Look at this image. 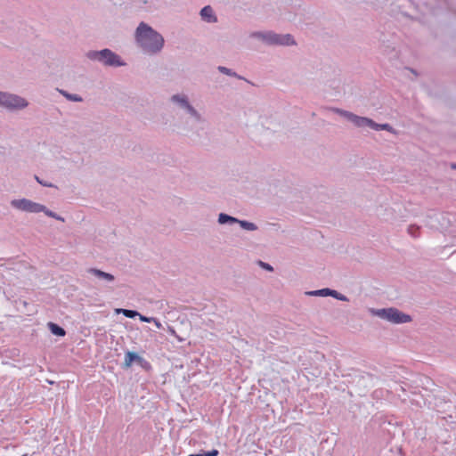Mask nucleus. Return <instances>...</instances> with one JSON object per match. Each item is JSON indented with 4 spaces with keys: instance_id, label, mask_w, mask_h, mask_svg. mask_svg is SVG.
Masks as SVG:
<instances>
[{
    "instance_id": "nucleus-1",
    "label": "nucleus",
    "mask_w": 456,
    "mask_h": 456,
    "mask_svg": "<svg viewBox=\"0 0 456 456\" xmlns=\"http://www.w3.org/2000/svg\"><path fill=\"white\" fill-rule=\"evenodd\" d=\"M134 42L142 53L148 56L159 54L165 46L164 37L144 21H141L135 28Z\"/></svg>"
},
{
    "instance_id": "nucleus-2",
    "label": "nucleus",
    "mask_w": 456,
    "mask_h": 456,
    "mask_svg": "<svg viewBox=\"0 0 456 456\" xmlns=\"http://www.w3.org/2000/svg\"><path fill=\"white\" fill-rule=\"evenodd\" d=\"M333 110L334 112L351 121L357 127H370L375 131L385 130L392 134H396L395 128L387 123L378 124L369 118L360 117L350 111L341 109H334Z\"/></svg>"
},
{
    "instance_id": "nucleus-3",
    "label": "nucleus",
    "mask_w": 456,
    "mask_h": 456,
    "mask_svg": "<svg viewBox=\"0 0 456 456\" xmlns=\"http://www.w3.org/2000/svg\"><path fill=\"white\" fill-rule=\"evenodd\" d=\"M250 37L256 38L268 45H295L296 41L290 34H278L273 31H255Z\"/></svg>"
},
{
    "instance_id": "nucleus-4",
    "label": "nucleus",
    "mask_w": 456,
    "mask_h": 456,
    "mask_svg": "<svg viewBox=\"0 0 456 456\" xmlns=\"http://www.w3.org/2000/svg\"><path fill=\"white\" fill-rule=\"evenodd\" d=\"M86 56L90 61H98L107 67H123L126 65V62L118 54L108 48L100 51H88Z\"/></svg>"
},
{
    "instance_id": "nucleus-5",
    "label": "nucleus",
    "mask_w": 456,
    "mask_h": 456,
    "mask_svg": "<svg viewBox=\"0 0 456 456\" xmlns=\"http://www.w3.org/2000/svg\"><path fill=\"white\" fill-rule=\"evenodd\" d=\"M370 311L374 315L392 323L401 324L411 322V315L404 314L394 307L371 309Z\"/></svg>"
},
{
    "instance_id": "nucleus-6",
    "label": "nucleus",
    "mask_w": 456,
    "mask_h": 456,
    "mask_svg": "<svg viewBox=\"0 0 456 456\" xmlns=\"http://www.w3.org/2000/svg\"><path fill=\"white\" fill-rule=\"evenodd\" d=\"M172 103L179 109L183 110L195 122H204V118L190 102L189 97L185 94H175L170 97Z\"/></svg>"
},
{
    "instance_id": "nucleus-7",
    "label": "nucleus",
    "mask_w": 456,
    "mask_h": 456,
    "mask_svg": "<svg viewBox=\"0 0 456 456\" xmlns=\"http://www.w3.org/2000/svg\"><path fill=\"white\" fill-rule=\"evenodd\" d=\"M28 105V101L17 94L0 91V107L8 110H23Z\"/></svg>"
},
{
    "instance_id": "nucleus-8",
    "label": "nucleus",
    "mask_w": 456,
    "mask_h": 456,
    "mask_svg": "<svg viewBox=\"0 0 456 456\" xmlns=\"http://www.w3.org/2000/svg\"><path fill=\"white\" fill-rule=\"evenodd\" d=\"M10 204L13 208L26 213L36 214L40 213L41 210H45V205L25 198L12 200Z\"/></svg>"
},
{
    "instance_id": "nucleus-9",
    "label": "nucleus",
    "mask_w": 456,
    "mask_h": 456,
    "mask_svg": "<svg viewBox=\"0 0 456 456\" xmlns=\"http://www.w3.org/2000/svg\"><path fill=\"white\" fill-rule=\"evenodd\" d=\"M87 273L94 275L95 278L104 282L105 284L111 283L115 281V277L111 273L103 272L96 268H89L87 270Z\"/></svg>"
},
{
    "instance_id": "nucleus-10",
    "label": "nucleus",
    "mask_w": 456,
    "mask_h": 456,
    "mask_svg": "<svg viewBox=\"0 0 456 456\" xmlns=\"http://www.w3.org/2000/svg\"><path fill=\"white\" fill-rule=\"evenodd\" d=\"M200 18L203 21L208 23L217 22V17L210 5L204 6L200 12Z\"/></svg>"
},
{
    "instance_id": "nucleus-11",
    "label": "nucleus",
    "mask_w": 456,
    "mask_h": 456,
    "mask_svg": "<svg viewBox=\"0 0 456 456\" xmlns=\"http://www.w3.org/2000/svg\"><path fill=\"white\" fill-rule=\"evenodd\" d=\"M144 360L136 353L128 351L125 354V365L126 367H130L134 362H138L141 363Z\"/></svg>"
},
{
    "instance_id": "nucleus-12",
    "label": "nucleus",
    "mask_w": 456,
    "mask_h": 456,
    "mask_svg": "<svg viewBox=\"0 0 456 456\" xmlns=\"http://www.w3.org/2000/svg\"><path fill=\"white\" fill-rule=\"evenodd\" d=\"M240 222V219L233 217L225 213H220L218 216V223L220 224H234Z\"/></svg>"
},
{
    "instance_id": "nucleus-13",
    "label": "nucleus",
    "mask_w": 456,
    "mask_h": 456,
    "mask_svg": "<svg viewBox=\"0 0 456 456\" xmlns=\"http://www.w3.org/2000/svg\"><path fill=\"white\" fill-rule=\"evenodd\" d=\"M331 294V289L324 288L321 289L316 290H311L307 291L306 295L311 297H330Z\"/></svg>"
},
{
    "instance_id": "nucleus-14",
    "label": "nucleus",
    "mask_w": 456,
    "mask_h": 456,
    "mask_svg": "<svg viewBox=\"0 0 456 456\" xmlns=\"http://www.w3.org/2000/svg\"><path fill=\"white\" fill-rule=\"evenodd\" d=\"M48 328L51 330V332L55 336L63 337L66 334L65 330L56 323L48 322Z\"/></svg>"
},
{
    "instance_id": "nucleus-15",
    "label": "nucleus",
    "mask_w": 456,
    "mask_h": 456,
    "mask_svg": "<svg viewBox=\"0 0 456 456\" xmlns=\"http://www.w3.org/2000/svg\"><path fill=\"white\" fill-rule=\"evenodd\" d=\"M60 93L69 101L75 102H80L83 101V98L77 94H69L66 91L61 90Z\"/></svg>"
},
{
    "instance_id": "nucleus-16",
    "label": "nucleus",
    "mask_w": 456,
    "mask_h": 456,
    "mask_svg": "<svg viewBox=\"0 0 456 456\" xmlns=\"http://www.w3.org/2000/svg\"><path fill=\"white\" fill-rule=\"evenodd\" d=\"M237 224H239L242 229L247 231H256L257 229V226L254 223L247 220H240Z\"/></svg>"
},
{
    "instance_id": "nucleus-17",
    "label": "nucleus",
    "mask_w": 456,
    "mask_h": 456,
    "mask_svg": "<svg viewBox=\"0 0 456 456\" xmlns=\"http://www.w3.org/2000/svg\"><path fill=\"white\" fill-rule=\"evenodd\" d=\"M217 69L219 70V72H221V73H223L224 75H227L229 77H237L239 79H241V77L239 76L235 71H233L231 69H228V68L224 67V66H218Z\"/></svg>"
},
{
    "instance_id": "nucleus-18",
    "label": "nucleus",
    "mask_w": 456,
    "mask_h": 456,
    "mask_svg": "<svg viewBox=\"0 0 456 456\" xmlns=\"http://www.w3.org/2000/svg\"><path fill=\"white\" fill-rule=\"evenodd\" d=\"M118 313H121L124 316L131 319L140 315L137 311L130 309H118Z\"/></svg>"
},
{
    "instance_id": "nucleus-19",
    "label": "nucleus",
    "mask_w": 456,
    "mask_h": 456,
    "mask_svg": "<svg viewBox=\"0 0 456 456\" xmlns=\"http://www.w3.org/2000/svg\"><path fill=\"white\" fill-rule=\"evenodd\" d=\"M41 212L45 213L49 217L64 222V218L62 216H61L58 214H56L55 212L48 209L45 206V210H41Z\"/></svg>"
},
{
    "instance_id": "nucleus-20",
    "label": "nucleus",
    "mask_w": 456,
    "mask_h": 456,
    "mask_svg": "<svg viewBox=\"0 0 456 456\" xmlns=\"http://www.w3.org/2000/svg\"><path fill=\"white\" fill-rule=\"evenodd\" d=\"M408 232L411 237L418 238L419 236V227L411 224L408 227Z\"/></svg>"
},
{
    "instance_id": "nucleus-21",
    "label": "nucleus",
    "mask_w": 456,
    "mask_h": 456,
    "mask_svg": "<svg viewBox=\"0 0 456 456\" xmlns=\"http://www.w3.org/2000/svg\"><path fill=\"white\" fill-rule=\"evenodd\" d=\"M330 297H334V298H336L338 300H340V301H348L347 297H346L345 295L338 292L335 289H331Z\"/></svg>"
},
{
    "instance_id": "nucleus-22",
    "label": "nucleus",
    "mask_w": 456,
    "mask_h": 456,
    "mask_svg": "<svg viewBox=\"0 0 456 456\" xmlns=\"http://www.w3.org/2000/svg\"><path fill=\"white\" fill-rule=\"evenodd\" d=\"M35 179L38 183H40L44 187H48V188H55L56 187L53 183L45 181V180H42L37 175H35Z\"/></svg>"
},
{
    "instance_id": "nucleus-23",
    "label": "nucleus",
    "mask_w": 456,
    "mask_h": 456,
    "mask_svg": "<svg viewBox=\"0 0 456 456\" xmlns=\"http://www.w3.org/2000/svg\"><path fill=\"white\" fill-rule=\"evenodd\" d=\"M218 454H219V452L216 449H213L211 451L203 452V456H217Z\"/></svg>"
},
{
    "instance_id": "nucleus-24",
    "label": "nucleus",
    "mask_w": 456,
    "mask_h": 456,
    "mask_svg": "<svg viewBox=\"0 0 456 456\" xmlns=\"http://www.w3.org/2000/svg\"><path fill=\"white\" fill-rule=\"evenodd\" d=\"M139 319L141 322H151L152 320H154V317H147V316H144V315H142L140 314V315H138Z\"/></svg>"
},
{
    "instance_id": "nucleus-25",
    "label": "nucleus",
    "mask_w": 456,
    "mask_h": 456,
    "mask_svg": "<svg viewBox=\"0 0 456 456\" xmlns=\"http://www.w3.org/2000/svg\"><path fill=\"white\" fill-rule=\"evenodd\" d=\"M259 265H260V266H261V267H263L265 270H267V271H273V266H272V265H269V264H267V263H265V262L260 261V262H259Z\"/></svg>"
},
{
    "instance_id": "nucleus-26",
    "label": "nucleus",
    "mask_w": 456,
    "mask_h": 456,
    "mask_svg": "<svg viewBox=\"0 0 456 456\" xmlns=\"http://www.w3.org/2000/svg\"><path fill=\"white\" fill-rule=\"evenodd\" d=\"M151 322H153L157 328H161V323L156 318H154V320H152Z\"/></svg>"
},
{
    "instance_id": "nucleus-27",
    "label": "nucleus",
    "mask_w": 456,
    "mask_h": 456,
    "mask_svg": "<svg viewBox=\"0 0 456 456\" xmlns=\"http://www.w3.org/2000/svg\"><path fill=\"white\" fill-rule=\"evenodd\" d=\"M188 456H203V452L202 453H194V454H190Z\"/></svg>"
},
{
    "instance_id": "nucleus-28",
    "label": "nucleus",
    "mask_w": 456,
    "mask_h": 456,
    "mask_svg": "<svg viewBox=\"0 0 456 456\" xmlns=\"http://www.w3.org/2000/svg\"><path fill=\"white\" fill-rule=\"evenodd\" d=\"M452 169H456V164H455V163H454V164H452Z\"/></svg>"
}]
</instances>
